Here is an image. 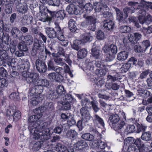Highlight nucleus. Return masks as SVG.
I'll use <instances>...</instances> for the list:
<instances>
[{
    "mask_svg": "<svg viewBox=\"0 0 152 152\" xmlns=\"http://www.w3.org/2000/svg\"><path fill=\"white\" fill-rule=\"evenodd\" d=\"M53 132L51 128H48L45 125L40 127L34 126L30 130L31 137L35 140H40L41 141L37 142L34 144L32 148L34 151L39 150L41 147L43 140H47L50 137V135Z\"/></svg>",
    "mask_w": 152,
    "mask_h": 152,
    "instance_id": "obj_1",
    "label": "nucleus"
},
{
    "mask_svg": "<svg viewBox=\"0 0 152 152\" xmlns=\"http://www.w3.org/2000/svg\"><path fill=\"white\" fill-rule=\"evenodd\" d=\"M23 77L26 78L28 83H33L34 86L30 89V93L35 94L37 92L40 93L43 91L42 86L47 87L49 86V81L46 79H36L38 75L35 73H31L28 72L24 71L22 73Z\"/></svg>",
    "mask_w": 152,
    "mask_h": 152,
    "instance_id": "obj_2",
    "label": "nucleus"
},
{
    "mask_svg": "<svg viewBox=\"0 0 152 152\" xmlns=\"http://www.w3.org/2000/svg\"><path fill=\"white\" fill-rule=\"evenodd\" d=\"M80 113L81 116V120L78 121L77 124V126L79 128V130H82L83 128L82 121L86 125L92 118L90 113L87 109L83 107L80 110Z\"/></svg>",
    "mask_w": 152,
    "mask_h": 152,
    "instance_id": "obj_3",
    "label": "nucleus"
},
{
    "mask_svg": "<svg viewBox=\"0 0 152 152\" xmlns=\"http://www.w3.org/2000/svg\"><path fill=\"white\" fill-rule=\"evenodd\" d=\"M102 50L104 53L107 54L106 60L109 61H111L114 58V55L117 52V46L114 44L105 45Z\"/></svg>",
    "mask_w": 152,
    "mask_h": 152,
    "instance_id": "obj_4",
    "label": "nucleus"
},
{
    "mask_svg": "<svg viewBox=\"0 0 152 152\" xmlns=\"http://www.w3.org/2000/svg\"><path fill=\"white\" fill-rule=\"evenodd\" d=\"M103 16L104 17L109 19H107L105 21L104 26L107 30H111L114 27L115 25L114 22L112 20L113 19V14L110 12L106 11L103 12Z\"/></svg>",
    "mask_w": 152,
    "mask_h": 152,
    "instance_id": "obj_5",
    "label": "nucleus"
},
{
    "mask_svg": "<svg viewBox=\"0 0 152 152\" xmlns=\"http://www.w3.org/2000/svg\"><path fill=\"white\" fill-rule=\"evenodd\" d=\"M138 13L141 14L139 16L138 19L141 24H145L148 25L152 22V16L149 14L146 15V11L139 10Z\"/></svg>",
    "mask_w": 152,
    "mask_h": 152,
    "instance_id": "obj_6",
    "label": "nucleus"
},
{
    "mask_svg": "<svg viewBox=\"0 0 152 152\" xmlns=\"http://www.w3.org/2000/svg\"><path fill=\"white\" fill-rule=\"evenodd\" d=\"M63 100L62 102V104L64 108L66 110H69L71 105L76 102L75 99L73 98L71 94H69L65 95Z\"/></svg>",
    "mask_w": 152,
    "mask_h": 152,
    "instance_id": "obj_7",
    "label": "nucleus"
},
{
    "mask_svg": "<svg viewBox=\"0 0 152 152\" xmlns=\"http://www.w3.org/2000/svg\"><path fill=\"white\" fill-rule=\"evenodd\" d=\"M96 66L98 68L96 69L95 73L99 77H101L106 74V66L102 64L101 61H93Z\"/></svg>",
    "mask_w": 152,
    "mask_h": 152,
    "instance_id": "obj_8",
    "label": "nucleus"
},
{
    "mask_svg": "<svg viewBox=\"0 0 152 152\" xmlns=\"http://www.w3.org/2000/svg\"><path fill=\"white\" fill-rule=\"evenodd\" d=\"M128 5L131 6L130 8L126 7L123 10V11L125 14V18L128 16V14H131L134 12L135 9H138V6L139 5V3L137 2L134 1H130L128 3Z\"/></svg>",
    "mask_w": 152,
    "mask_h": 152,
    "instance_id": "obj_9",
    "label": "nucleus"
},
{
    "mask_svg": "<svg viewBox=\"0 0 152 152\" xmlns=\"http://www.w3.org/2000/svg\"><path fill=\"white\" fill-rule=\"evenodd\" d=\"M86 22L87 23V28L88 30L93 31L96 29L95 23L96 19L94 16H87L86 18Z\"/></svg>",
    "mask_w": 152,
    "mask_h": 152,
    "instance_id": "obj_10",
    "label": "nucleus"
},
{
    "mask_svg": "<svg viewBox=\"0 0 152 152\" xmlns=\"http://www.w3.org/2000/svg\"><path fill=\"white\" fill-rule=\"evenodd\" d=\"M93 8L95 12H99L102 11L101 13L102 15H103V12L104 11L109 12V8L106 5H103L100 2H96L93 4Z\"/></svg>",
    "mask_w": 152,
    "mask_h": 152,
    "instance_id": "obj_11",
    "label": "nucleus"
},
{
    "mask_svg": "<svg viewBox=\"0 0 152 152\" xmlns=\"http://www.w3.org/2000/svg\"><path fill=\"white\" fill-rule=\"evenodd\" d=\"M134 145L138 148L139 152H147L148 148L146 147L140 138L134 139Z\"/></svg>",
    "mask_w": 152,
    "mask_h": 152,
    "instance_id": "obj_12",
    "label": "nucleus"
},
{
    "mask_svg": "<svg viewBox=\"0 0 152 152\" xmlns=\"http://www.w3.org/2000/svg\"><path fill=\"white\" fill-rule=\"evenodd\" d=\"M138 9L140 10L145 11L146 10H148L150 9L152 10V2H151L145 1L143 0H141L140 3H139L138 6Z\"/></svg>",
    "mask_w": 152,
    "mask_h": 152,
    "instance_id": "obj_13",
    "label": "nucleus"
},
{
    "mask_svg": "<svg viewBox=\"0 0 152 152\" xmlns=\"http://www.w3.org/2000/svg\"><path fill=\"white\" fill-rule=\"evenodd\" d=\"M90 145L92 148L97 149V150L101 149L102 150L105 148L106 144L100 140H94L93 141Z\"/></svg>",
    "mask_w": 152,
    "mask_h": 152,
    "instance_id": "obj_14",
    "label": "nucleus"
},
{
    "mask_svg": "<svg viewBox=\"0 0 152 152\" xmlns=\"http://www.w3.org/2000/svg\"><path fill=\"white\" fill-rule=\"evenodd\" d=\"M93 121L94 125L98 127H104V123L103 119L96 114L94 115Z\"/></svg>",
    "mask_w": 152,
    "mask_h": 152,
    "instance_id": "obj_15",
    "label": "nucleus"
},
{
    "mask_svg": "<svg viewBox=\"0 0 152 152\" xmlns=\"http://www.w3.org/2000/svg\"><path fill=\"white\" fill-rule=\"evenodd\" d=\"M48 76V78L52 81H55L58 82H61L64 79L63 76L57 75L56 73L54 72L49 73Z\"/></svg>",
    "mask_w": 152,
    "mask_h": 152,
    "instance_id": "obj_16",
    "label": "nucleus"
},
{
    "mask_svg": "<svg viewBox=\"0 0 152 152\" xmlns=\"http://www.w3.org/2000/svg\"><path fill=\"white\" fill-rule=\"evenodd\" d=\"M35 64L37 69L39 72H45L46 71L47 66L44 63L38 59L36 61Z\"/></svg>",
    "mask_w": 152,
    "mask_h": 152,
    "instance_id": "obj_17",
    "label": "nucleus"
},
{
    "mask_svg": "<svg viewBox=\"0 0 152 152\" xmlns=\"http://www.w3.org/2000/svg\"><path fill=\"white\" fill-rule=\"evenodd\" d=\"M29 92L30 95L33 96V97L31 99V101H30V103H31L33 105H36L39 102L42 101V99L40 97V93H37V94L36 93L35 94H31L30 93V89Z\"/></svg>",
    "mask_w": 152,
    "mask_h": 152,
    "instance_id": "obj_18",
    "label": "nucleus"
},
{
    "mask_svg": "<svg viewBox=\"0 0 152 152\" xmlns=\"http://www.w3.org/2000/svg\"><path fill=\"white\" fill-rule=\"evenodd\" d=\"M59 30L57 32L58 33L56 37L60 41V44L62 46H66L67 45L68 42L67 40H65V38L60 28Z\"/></svg>",
    "mask_w": 152,
    "mask_h": 152,
    "instance_id": "obj_19",
    "label": "nucleus"
},
{
    "mask_svg": "<svg viewBox=\"0 0 152 152\" xmlns=\"http://www.w3.org/2000/svg\"><path fill=\"white\" fill-rule=\"evenodd\" d=\"M80 41L83 43L90 42L93 39V37L90 33H85L81 34L80 36Z\"/></svg>",
    "mask_w": 152,
    "mask_h": 152,
    "instance_id": "obj_20",
    "label": "nucleus"
},
{
    "mask_svg": "<svg viewBox=\"0 0 152 152\" xmlns=\"http://www.w3.org/2000/svg\"><path fill=\"white\" fill-rule=\"evenodd\" d=\"M88 146L87 142L83 140L78 141L74 145V148L75 149L81 150L86 148Z\"/></svg>",
    "mask_w": 152,
    "mask_h": 152,
    "instance_id": "obj_21",
    "label": "nucleus"
},
{
    "mask_svg": "<svg viewBox=\"0 0 152 152\" xmlns=\"http://www.w3.org/2000/svg\"><path fill=\"white\" fill-rule=\"evenodd\" d=\"M16 8L18 12L22 14L26 13L28 9L27 5L26 3H18L17 5Z\"/></svg>",
    "mask_w": 152,
    "mask_h": 152,
    "instance_id": "obj_22",
    "label": "nucleus"
},
{
    "mask_svg": "<svg viewBox=\"0 0 152 152\" xmlns=\"http://www.w3.org/2000/svg\"><path fill=\"white\" fill-rule=\"evenodd\" d=\"M45 29L46 33L49 38H54L56 37V32L53 28L47 27Z\"/></svg>",
    "mask_w": 152,
    "mask_h": 152,
    "instance_id": "obj_23",
    "label": "nucleus"
},
{
    "mask_svg": "<svg viewBox=\"0 0 152 152\" xmlns=\"http://www.w3.org/2000/svg\"><path fill=\"white\" fill-rule=\"evenodd\" d=\"M0 59L2 61L3 60L4 62L7 63L9 66L11 65V58L8 57L7 53L6 52L3 53L2 52L0 53Z\"/></svg>",
    "mask_w": 152,
    "mask_h": 152,
    "instance_id": "obj_24",
    "label": "nucleus"
},
{
    "mask_svg": "<svg viewBox=\"0 0 152 152\" xmlns=\"http://www.w3.org/2000/svg\"><path fill=\"white\" fill-rule=\"evenodd\" d=\"M39 42L40 41L37 39L35 40L32 49L33 51L34 52V54L33 55L36 53L37 50H39L40 51H42L44 50L43 46H41L40 45Z\"/></svg>",
    "mask_w": 152,
    "mask_h": 152,
    "instance_id": "obj_25",
    "label": "nucleus"
},
{
    "mask_svg": "<svg viewBox=\"0 0 152 152\" xmlns=\"http://www.w3.org/2000/svg\"><path fill=\"white\" fill-rule=\"evenodd\" d=\"M58 53L65 57L64 60L69 65H70L72 63V61L69 58V56L67 54H65L64 49L61 47H59L58 49Z\"/></svg>",
    "mask_w": 152,
    "mask_h": 152,
    "instance_id": "obj_26",
    "label": "nucleus"
},
{
    "mask_svg": "<svg viewBox=\"0 0 152 152\" xmlns=\"http://www.w3.org/2000/svg\"><path fill=\"white\" fill-rule=\"evenodd\" d=\"M56 147L58 152H68L70 150V148H72V147H69L67 148L64 145L60 143L58 144Z\"/></svg>",
    "mask_w": 152,
    "mask_h": 152,
    "instance_id": "obj_27",
    "label": "nucleus"
},
{
    "mask_svg": "<svg viewBox=\"0 0 152 152\" xmlns=\"http://www.w3.org/2000/svg\"><path fill=\"white\" fill-rule=\"evenodd\" d=\"M66 9L67 11L69 14H74L77 15L78 13V10L73 4H70L68 5L66 7Z\"/></svg>",
    "mask_w": 152,
    "mask_h": 152,
    "instance_id": "obj_28",
    "label": "nucleus"
},
{
    "mask_svg": "<svg viewBox=\"0 0 152 152\" xmlns=\"http://www.w3.org/2000/svg\"><path fill=\"white\" fill-rule=\"evenodd\" d=\"M91 55L95 59H101V54L100 53V50L96 48L92 49Z\"/></svg>",
    "mask_w": 152,
    "mask_h": 152,
    "instance_id": "obj_29",
    "label": "nucleus"
},
{
    "mask_svg": "<svg viewBox=\"0 0 152 152\" xmlns=\"http://www.w3.org/2000/svg\"><path fill=\"white\" fill-rule=\"evenodd\" d=\"M33 111L35 114H38L39 115H40L41 117L42 116V113L45 112H48L46 110L45 104L43 106H41L38 108H35L34 110Z\"/></svg>",
    "mask_w": 152,
    "mask_h": 152,
    "instance_id": "obj_30",
    "label": "nucleus"
},
{
    "mask_svg": "<svg viewBox=\"0 0 152 152\" xmlns=\"http://www.w3.org/2000/svg\"><path fill=\"white\" fill-rule=\"evenodd\" d=\"M109 119L112 125L114 126L119 121L120 118L117 114H112L109 117Z\"/></svg>",
    "mask_w": 152,
    "mask_h": 152,
    "instance_id": "obj_31",
    "label": "nucleus"
},
{
    "mask_svg": "<svg viewBox=\"0 0 152 152\" xmlns=\"http://www.w3.org/2000/svg\"><path fill=\"white\" fill-rule=\"evenodd\" d=\"M128 57V54L125 51H122L118 54L117 59L119 61H124L126 60Z\"/></svg>",
    "mask_w": 152,
    "mask_h": 152,
    "instance_id": "obj_32",
    "label": "nucleus"
},
{
    "mask_svg": "<svg viewBox=\"0 0 152 152\" xmlns=\"http://www.w3.org/2000/svg\"><path fill=\"white\" fill-rule=\"evenodd\" d=\"M23 42L27 45H31L33 42V38L30 35H27L23 37Z\"/></svg>",
    "mask_w": 152,
    "mask_h": 152,
    "instance_id": "obj_33",
    "label": "nucleus"
},
{
    "mask_svg": "<svg viewBox=\"0 0 152 152\" xmlns=\"http://www.w3.org/2000/svg\"><path fill=\"white\" fill-rule=\"evenodd\" d=\"M131 66V63L127 62L123 64L121 67L120 69V71L121 73H125L128 71Z\"/></svg>",
    "mask_w": 152,
    "mask_h": 152,
    "instance_id": "obj_34",
    "label": "nucleus"
},
{
    "mask_svg": "<svg viewBox=\"0 0 152 152\" xmlns=\"http://www.w3.org/2000/svg\"><path fill=\"white\" fill-rule=\"evenodd\" d=\"M16 107L15 106H9L6 111V115L9 116H13L16 111Z\"/></svg>",
    "mask_w": 152,
    "mask_h": 152,
    "instance_id": "obj_35",
    "label": "nucleus"
},
{
    "mask_svg": "<svg viewBox=\"0 0 152 152\" xmlns=\"http://www.w3.org/2000/svg\"><path fill=\"white\" fill-rule=\"evenodd\" d=\"M52 55L54 57V61L57 65L62 66L64 64V63L62 58L58 56L56 54L54 53H52Z\"/></svg>",
    "mask_w": 152,
    "mask_h": 152,
    "instance_id": "obj_36",
    "label": "nucleus"
},
{
    "mask_svg": "<svg viewBox=\"0 0 152 152\" xmlns=\"http://www.w3.org/2000/svg\"><path fill=\"white\" fill-rule=\"evenodd\" d=\"M83 44L80 40H76L73 42V44L72 45V48L76 50H78L81 47V45Z\"/></svg>",
    "mask_w": 152,
    "mask_h": 152,
    "instance_id": "obj_37",
    "label": "nucleus"
},
{
    "mask_svg": "<svg viewBox=\"0 0 152 152\" xmlns=\"http://www.w3.org/2000/svg\"><path fill=\"white\" fill-rule=\"evenodd\" d=\"M33 19V17L31 16H25L22 20V22L24 25H27L31 23V21Z\"/></svg>",
    "mask_w": 152,
    "mask_h": 152,
    "instance_id": "obj_38",
    "label": "nucleus"
},
{
    "mask_svg": "<svg viewBox=\"0 0 152 152\" xmlns=\"http://www.w3.org/2000/svg\"><path fill=\"white\" fill-rule=\"evenodd\" d=\"M81 137L83 139L89 141L93 140L94 138V136L90 133L84 134H82Z\"/></svg>",
    "mask_w": 152,
    "mask_h": 152,
    "instance_id": "obj_39",
    "label": "nucleus"
},
{
    "mask_svg": "<svg viewBox=\"0 0 152 152\" xmlns=\"http://www.w3.org/2000/svg\"><path fill=\"white\" fill-rule=\"evenodd\" d=\"M75 24V21L73 19H70L69 21V27L70 31L72 32H75L77 29Z\"/></svg>",
    "mask_w": 152,
    "mask_h": 152,
    "instance_id": "obj_40",
    "label": "nucleus"
},
{
    "mask_svg": "<svg viewBox=\"0 0 152 152\" xmlns=\"http://www.w3.org/2000/svg\"><path fill=\"white\" fill-rule=\"evenodd\" d=\"M125 125L124 121L122 120L119 121L116 124L115 126V129L116 130H118L122 129Z\"/></svg>",
    "mask_w": 152,
    "mask_h": 152,
    "instance_id": "obj_41",
    "label": "nucleus"
},
{
    "mask_svg": "<svg viewBox=\"0 0 152 152\" xmlns=\"http://www.w3.org/2000/svg\"><path fill=\"white\" fill-rule=\"evenodd\" d=\"M87 53V52L86 49H82L78 52L77 56L79 58L82 59L86 56Z\"/></svg>",
    "mask_w": 152,
    "mask_h": 152,
    "instance_id": "obj_42",
    "label": "nucleus"
},
{
    "mask_svg": "<svg viewBox=\"0 0 152 152\" xmlns=\"http://www.w3.org/2000/svg\"><path fill=\"white\" fill-rule=\"evenodd\" d=\"M141 139L146 141L150 140L151 139V134L149 132H145L143 133L141 136Z\"/></svg>",
    "mask_w": 152,
    "mask_h": 152,
    "instance_id": "obj_43",
    "label": "nucleus"
},
{
    "mask_svg": "<svg viewBox=\"0 0 152 152\" xmlns=\"http://www.w3.org/2000/svg\"><path fill=\"white\" fill-rule=\"evenodd\" d=\"M20 32L19 29L15 27L12 28L11 31V35L14 38L17 37Z\"/></svg>",
    "mask_w": 152,
    "mask_h": 152,
    "instance_id": "obj_44",
    "label": "nucleus"
},
{
    "mask_svg": "<svg viewBox=\"0 0 152 152\" xmlns=\"http://www.w3.org/2000/svg\"><path fill=\"white\" fill-rule=\"evenodd\" d=\"M117 14V18L120 22L123 20V15L122 12L118 8L114 7Z\"/></svg>",
    "mask_w": 152,
    "mask_h": 152,
    "instance_id": "obj_45",
    "label": "nucleus"
},
{
    "mask_svg": "<svg viewBox=\"0 0 152 152\" xmlns=\"http://www.w3.org/2000/svg\"><path fill=\"white\" fill-rule=\"evenodd\" d=\"M41 117V115L36 114L35 115H31L30 116L28 121L30 122H35L38 121Z\"/></svg>",
    "mask_w": 152,
    "mask_h": 152,
    "instance_id": "obj_46",
    "label": "nucleus"
},
{
    "mask_svg": "<svg viewBox=\"0 0 152 152\" xmlns=\"http://www.w3.org/2000/svg\"><path fill=\"white\" fill-rule=\"evenodd\" d=\"M119 31L120 32L124 33H129L131 30V28L127 26H121L119 28Z\"/></svg>",
    "mask_w": 152,
    "mask_h": 152,
    "instance_id": "obj_47",
    "label": "nucleus"
},
{
    "mask_svg": "<svg viewBox=\"0 0 152 152\" xmlns=\"http://www.w3.org/2000/svg\"><path fill=\"white\" fill-rule=\"evenodd\" d=\"M77 134L74 130H70L66 134L68 137L71 139L75 138Z\"/></svg>",
    "mask_w": 152,
    "mask_h": 152,
    "instance_id": "obj_48",
    "label": "nucleus"
},
{
    "mask_svg": "<svg viewBox=\"0 0 152 152\" xmlns=\"http://www.w3.org/2000/svg\"><path fill=\"white\" fill-rule=\"evenodd\" d=\"M134 138L133 137H128L124 140V142L125 144L129 146L131 144L134 143Z\"/></svg>",
    "mask_w": 152,
    "mask_h": 152,
    "instance_id": "obj_49",
    "label": "nucleus"
},
{
    "mask_svg": "<svg viewBox=\"0 0 152 152\" xmlns=\"http://www.w3.org/2000/svg\"><path fill=\"white\" fill-rule=\"evenodd\" d=\"M60 3V0H50L48 1L49 5L54 6H59Z\"/></svg>",
    "mask_w": 152,
    "mask_h": 152,
    "instance_id": "obj_50",
    "label": "nucleus"
},
{
    "mask_svg": "<svg viewBox=\"0 0 152 152\" xmlns=\"http://www.w3.org/2000/svg\"><path fill=\"white\" fill-rule=\"evenodd\" d=\"M45 105L48 112H52L54 110V106L52 103H47L45 104Z\"/></svg>",
    "mask_w": 152,
    "mask_h": 152,
    "instance_id": "obj_51",
    "label": "nucleus"
},
{
    "mask_svg": "<svg viewBox=\"0 0 152 152\" xmlns=\"http://www.w3.org/2000/svg\"><path fill=\"white\" fill-rule=\"evenodd\" d=\"M65 14L64 11L63 10H60L58 11L56 14V16L58 19L62 20L65 16Z\"/></svg>",
    "mask_w": 152,
    "mask_h": 152,
    "instance_id": "obj_52",
    "label": "nucleus"
},
{
    "mask_svg": "<svg viewBox=\"0 0 152 152\" xmlns=\"http://www.w3.org/2000/svg\"><path fill=\"white\" fill-rule=\"evenodd\" d=\"M142 31L145 35L147 34H149L152 33V25L148 28L143 27L142 28Z\"/></svg>",
    "mask_w": 152,
    "mask_h": 152,
    "instance_id": "obj_53",
    "label": "nucleus"
},
{
    "mask_svg": "<svg viewBox=\"0 0 152 152\" xmlns=\"http://www.w3.org/2000/svg\"><path fill=\"white\" fill-rule=\"evenodd\" d=\"M53 70L58 73L57 75L63 76L62 75L64 73V70L61 67L56 66L55 68V69Z\"/></svg>",
    "mask_w": 152,
    "mask_h": 152,
    "instance_id": "obj_54",
    "label": "nucleus"
},
{
    "mask_svg": "<svg viewBox=\"0 0 152 152\" xmlns=\"http://www.w3.org/2000/svg\"><path fill=\"white\" fill-rule=\"evenodd\" d=\"M150 43L149 41L148 40H146L144 41L142 43V47L144 50L145 51L147 48L150 47Z\"/></svg>",
    "mask_w": 152,
    "mask_h": 152,
    "instance_id": "obj_55",
    "label": "nucleus"
},
{
    "mask_svg": "<svg viewBox=\"0 0 152 152\" xmlns=\"http://www.w3.org/2000/svg\"><path fill=\"white\" fill-rule=\"evenodd\" d=\"M18 48L20 50L23 51H26L28 49L26 44H24L22 42H20L19 44Z\"/></svg>",
    "mask_w": 152,
    "mask_h": 152,
    "instance_id": "obj_56",
    "label": "nucleus"
},
{
    "mask_svg": "<svg viewBox=\"0 0 152 152\" xmlns=\"http://www.w3.org/2000/svg\"><path fill=\"white\" fill-rule=\"evenodd\" d=\"M21 112L19 110L16 111L13 115V120L15 121H18L21 118Z\"/></svg>",
    "mask_w": 152,
    "mask_h": 152,
    "instance_id": "obj_57",
    "label": "nucleus"
},
{
    "mask_svg": "<svg viewBox=\"0 0 152 152\" xmlns=\"http://www.w3.org/2000/svg\"><path fill=\"white\" fill-rule=\"evenodd\" d=\"M105 36L104 32L101 30H99L97 33L96 37L98 39L102 40L104 39Z\"/></svg>",
    "mask_w": 152,
    "mask_h": 152,
    "instance_id": "obj_58",
    "label": "nucleus"
},
{
    "mask_svg": "<svg viewBox=\"0 0 152 152\" xmlns=\"http://www.w3.org/2000/svg\"><path fill=\"white\" fill-rule=\"evenodd\" d=\"M126 131L129 133L133 132L135 130V128L133 125H129L126 128Z\"/></svg>",
    "mask_w": 152,
    "mask_h": 152,
    "instance_id": "obj_59",
    "label": "nucleus"
},
{
    "mask_svg": "<svg viewBox=\"0 0 152 152\" xmlns=\"http://www.w3.org/2000/svg\"><path fill=\"white\" fill-rule=\"evenodd\" d=\"M40 20L42 22H48V24L49 25L50 21L51 20V18L47 16V15L45 14V17H41L40 19Z\"/></svg>",
    "mask_w": 152,
    "mask_h": 152,
    "instance_id": "obj_60",
    "label": "nucleus"
},
{
    "mask_svg": "<svg viewBox=\"0 0 152 152\" xmlns=\"http://www.w3.org/2000/svg\"><path fill=\"white\" fill-rule=\"evenodd\" d=\"M19 94L16 92H13L10 95V99L12 100L18 99L19 98Z\"/></svg>",
    "mask_w": 152,
    "mask_h": 152,
    "instance_id": "obj_61",
    "label": "nucleus"
},
{
    "mask_svg": "<svg viewBox=\"0 0 152 152\" xmlns=\"http://www.w3.org/2000/svg\"><path fill=\"white\" fill-rule=\"evenodd\" d=\"M138 148L137 149L134 145H130L128 149V152H138Z\"/></svg>",
    "mask_w": 152,
    "mask_h": 152,
    "instance_id": "obj_62",
    "label": "nucleus"
},
{
    "mask_svg": "<svg viewBox=\"0 0 152 152\" xmlns=\"http://www.w3.org/2000/svg\"><path fill=\"white\" fill-rule=\"evenodd\" d=\"M64 65V73H68L69 75L71 76V77H72L73 76V75L72 74L71 72L70 71V69L69 67V66L67 65L66 64H64L63 65Z\"/></svg>",
    "mask_w": 152,
    "mask_h": 152,
    "instance_id": "obj_63",
    "label": "nucleus"
},
{
    "mask_svg": "<svg viewBox=\"0 0 152 152\" xmlns=\"http://www.w3.org/2000/svg\"><path fill=\"white\" fill-rule=\"evenodd\" d=\"M82 7H83L87 12L90 11L93 9L92 4L89 3H87L86 4H85L84 6H83Z\"/></svg>",
    "mask_w": 152,
    "mask_h": 152,
    "instance_id": "obj_64",
    "label": "nucleus"
}]
</instances>
